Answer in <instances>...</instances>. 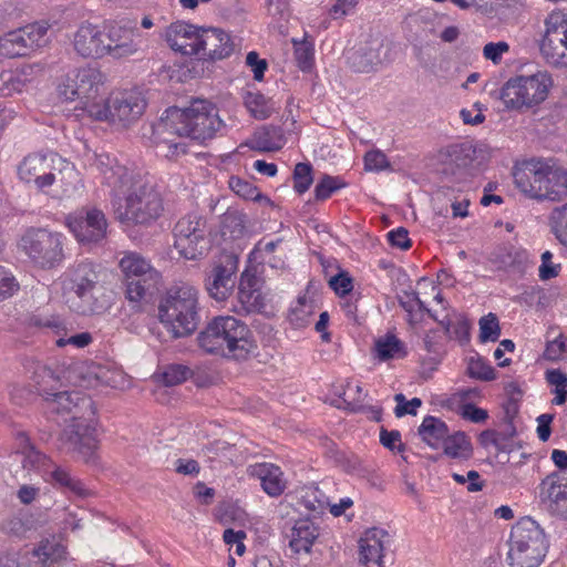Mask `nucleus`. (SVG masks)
Segmentation results:
<instances>
[{"instance_id": "nucleus-64", "label": "nucleus", "mask_w": 567, "mask_h": 567, "mask_svg": "<svg viewBox=\"0 0 567 567\" xmlns=\"http://www.w3.org/2000/svg\"><path fill=\"white\" fill-rule=\"evenodd\" d=\"M389 166L384 153L379 150L370 151L364 155V167L367 171H382Z\"/></svg>"}, {"instance_id": "nucleus-63", "label": "nucleus", "mask_w": 567, "mask_h": 567, "mask_svg": "<svg viewBox=\"0 0 567 567\" xmlns=\"http://www.w3.org/2000/svg\"><path fill=\"white\" fill-rule=\"evenodd\" d=\"M509 45L505 41L489 42L483 48V55L486 60H491L494 64H498L502 55L508 52Z\"/></svg>"}, {"instance_id": "nucleus-37", "label": "nucleus", "mask_w": 567, "mask_h": 567, "mask_svg": "<svg viewBox=\"0 0 567 567\" xmlns=\"http://www.w3.org/2000/svg\"><path fill=\"white\" fill-rule=\"evenodd\" d=\"M417 432L421 439L433 449H437L450 433L444 421L431 415L423 419Z\"/></svg>"}, {"instance_id": "nucleus-48", "label": "nucleus", "mask_w": 567, "mask_h": 567, "mask_svg": "<svg viewBox=\"0 0 567 567\" xmlns=\"http://www.w3.org/2000/svg\"><path fill=\"white\" fill-rule=\"evenodd\" d=\"M228 184L230 189L238 196L243 197L244 199L255 202H259L261 199L268 200V198L264 196L254 184H251L248 181L241 179L240 177L231 176L229 178Z\"/></svg>"}, {"instance_id": "nucleus-27", "label": "nucleus", "mask_w": 567, "mask_h": 567, "mask_svg": "<svg viewBox=\"0 0 567 567\" xmlns=\"http://www.w3.org/2000/svg\"><path fill=\"white\" fill-rule=\"evenodd\" d=\"M200 30L197 27L184 21L172 23L165 31V40L176 52L185 55L198 54Z\"/></svg>"}, {"instance_id": "nucleus-13", "label": "nucleus", "mask_w": 567, "mask_h": 567, "mask_svg": "<svg viewBox=\"0 0 567 567\" xmlns=\"http://www.w3.org/2000/svg\"><path fill=\"white\" fill-rule=\"evenodd\" d=\"M66 225L82 245L100 244L106 238L109 223L104 212L94 206L83 207L66 217Z\"/></svg>"}, {"instance_id": "nucleus-9", "label": "nucleus", "mask_w": 567, "mask_h": 567, "mask_svg": "<svg viewBox=\"0 0 567 567\" xmlns=\"http://www.w3.org/2000/svg\"><path fill=\"white\" fill-rule=\"evenodd\" d=\"M550 84V76L538 72L530 76L511 78L501 90L489 94L501 100L507 110L529 109L546 100Z\"/></svg>"}, {"instance_id": "nucleus-26", "label": "nucleus", "mask_w": 567, "mask_h": 567, "mask_svg": "<svg viewBox=\"0 0 567 567\" xmlns=\"http://www.w3.org/2000/svg\"><path fill=\"white\" fill-rule=\"evenodd\" d=\"M285 538L292 554H309L320 535L319 526L309 518L297 519L292 526L285 530Z\"/></svg>"}, {"instance_id": "nucleus-58", "label": "nucleus", "mask_w": 567, "mask_h": 567, "mask_svg": "<svg viewBox=\"0 0 567 567\" xmlns=\"http://www.w3.org/2000/svg\"><path fill=\"white\" fill-rule=\"evenodd\" d=\"M443 337L437 331H430L425 334L423 339L424 348L430 353L433 354V360L435 362H439L441 360V357L444 353V347H443Z\"/></svg>"}, {"instance_id": "nucleus-55", "label": "nucleus", "mask_w": 567, "mask_h": 567, "mask_svg": "<svg viewBox=\"0 0 567 567\" xmlns=\"http://www.w3.org/2000/svg\"><path fill=\"white\" fill-rule=\"evenodd\" d=\"M467 370L470 377L477 380L492 381L496 378L495 369L481 358L476 360L472 359L468 363Z\"/></svg>"}, {"instance_id": "nucleus-34", "label": "nucleus", "mask_w": 567, "mask_h": 567, "mask_svg": "<svg viewBox=\"0 0 567 567\" xmlns=\"http://www.w3.org/2000/svg\"><path fill=\"white\" fill-rule=\"evenodd\" d=\"M567 197V172L555 165H550L545 186L542 192V200L559 202Z\"/></svg>"}, {"instance_id": "nucleus-45", "label": "nucleus", "mask_w": 567, "mask_h": 567, "mask_svg": "<svg viewBox=\"0 0 567 567\" xmlns=\"http://www.w3.org/2000/svg\"><path fill=\"white\" fill-rule=\"evenodd\" d=\"M245 215L237 210H228L223 215L221 234L230 238H239L245 231Z\"/></svg>"}, {"instance_id": "nucleus-17", "label": "nucleus", "mask_w": 567, "mask_h": 567, "mask_svg": "<svg viewBox=\"0 0 567 567\" xmlns=\"http://www.w3.org/2000/svg\"><path fill=\"white\" fill-rule=\"evenodd\" d=\"M53 158L41 153L27 155L18 165V176L25 184H34L39 190L45 192L58 179H61L62 171L53 166Z\"/></svg>"}, {"instance_id": "nucleus-59", "label": "nucleus", "mask_w": 567, "mask_h": 567, "mask_svg": "<svg viewBox=\"0 0 567 567\" xmlns=\"http://www.w3.org/2000/svg\"><path fill=\"white\" fill-rule=\"evenodd\" d=\"M394 400L398 403L394 409V414L396 417H402L405 414L416 415V409L422 405L421 399L413 398L412 400L406 401L402 393L395 394Z\"/></svg>"}, {"instance_id": "nucleus-24", "label": "nucleus", "mask_w": 567, "mask_h": 567, "mask_svg": "<svg viewBox=\"0 0 567 567\" xmlns=\"http://www.w3.org/2000/svg\"><path fill=\"white\" fill-rule=\"evenodd\" d=\"M198 45V56L210 60H223L235 51L231 37L221 29H202Z\"/></svg>"}, {"instance_id": "nucleus-11", "label": "nucleus", "mask_w": 567, "mask_h": 567, "mask_svg": "<svg viewBox=\"0 0 567 567\" xmlns=\"http://www.w3.org/2000/svg\"><path fill=\"white\" fill-rule=\"evenodd\" d=\"M174 247L179 256L195 260L206 250V219L196 213L183 216L175 224Z\"/></svg>"}, {"instance_id": "nucleus-28", "label": "nucleus", "mask_w": 567, "mask_h": 567, "mask_svg": "<svg viewBox=\"0 0 567 567\" xmlns=\"http://www.w3.org/2000/svg\"><path fill=\"white\" fill-rule=\"evenodd\" d=\"M489 261L499 270L524 275L528 264V252L511 244L497 246L489 256Z\"/></svg>"}, {"instance_id": "nucleus-43", "label": "nucleus", "mask_w": 567, "mask_h": 567, "mask_svg": "<svg viewBox=\"0 0 567 567\" xmlns=\"http://www.w3.org/2000/svg\"><path fill=\"white\" fill-rule=\"evenodd\" d=\"M153 136L157 143V147L169 159L177 158L181 154L186 153V144L176 142L172 136H177L175 133H158L157 122L153 124Z\"/></svg>"}, {"instance_id": "nucleus-30", "label": "nucleus", "mask_w": 567, "mask_h": 567, "mask_svg": "<svg viewBox=\"0 0 567 567\" xmlns=\"http://www.w3.org/2000/svg\"><path fill=\"white\" fill-rule=\"evenodd\" d=\"M286 137L280 126L272 124L258 127L246 145L258 152H276L284 147Z\"/></svg>"}, {"instance_id": "nucleus-61", "label": "nucleus", "mask_w": 567, "mask_h": 567, "mask_svg": "<svg viewBox=\"0 0 567 567\" xmlns=\"http://www.w3.org/2000/svg\"><path fill=\"white\" fill-rule=\"evenodd\" d=\"M311 306L299 300L298 306L291 309L289 313V321L297 328L306 327L310 322Z\"/></svg>"}, {"instance_id": "nucleus-23", "label": "nucleus", "mask_w": 567, "mask_h": 567, "mask_svg": "<svg viewBox=\"0 0 567 567\" xmlns=\"http://www.w3.org/2000/svg\"><path fill=\"white\" fill-rule=\"evenodd\" d=\"M73 48L83 58L107 55L106 32L90 22H83L73 37Z\"/></svg>"}, {"instance_id": "nucleus-2", "label": "nucleus", "mask_w": 567, "mask_h": 567, "mask_svg": "<svg viewBox=\"0 0 567 567\" xmlns=\"http://www.w3.org/2000/svg\"><path fill=\"white\" fill-rule=\"evenodd\" d=\"M197 341L206 353L238 362L255 357L258 349L250 328L231 316L212 319L198 333Z\"/></svg>"}, {"instance_id": "nucleus-7", "label": "nucleus", "mask_w": 567, "mask_h": 567, "mask_svg": "<svg viewBox=\"0 0 567 567\" xmlns=\"http://www.w3.org/2000/svg\"><path fill=\"white\" fill-rule=\"evenodd\" d=\"M103 84V74L95 68L79 69L70 74L59 86L62 99L75 102V110H82L95 120L105 116L100 105L103 102L100 90Z\"/></svg>"}, {"instance_id": "nucleus-19", "label": "nucleus", "mask_w": 567, "mask_h": 567, "mask_svg": "<svg viewBox=\"0 0 567 567\" xmlns=\"http://www.w3.org/2000/svg\"><path fill=\"white\" fill-rule=\"evenodd\" d=\"M539 498L550 514L567 520V473L548 474L539 484Z\"/></svg>"}, {"instance_id": "nucleus-6", "label": "nucleus", "mask_w": 567, "mask_h": 567, "mask_svg": "<svg viewBox=\"0 0 567 567\" xmlns=\"http://www.w3.org/2000/svg\"><path fill=\"white\" fill-rule=\"evenodd\" d=\"M34 381L37 391L45 399L49 412L72 414L71 420L75 417L87 419V416L95 415L94 402L85 393L81 391H52L54 384L58 383V379L50 368L38 365L34 371Z\"/></svg>"}, {"instance_id": "nucleus-46", "label": "nucleus", "mask_w": 567, "mask_h": 567, "mask_svg": "<svg viewBox=\"0 0 567 567\" xmlns=\"http://www.w3.org/2000/svg\"><path fill=\"white\" fill-rule=\"evenodd\" d=\"M549 226L556 239L567 247V204L556 207L550 213Z\"/></svg>"}, {"instance_id": "nucleus-33", "label": "nucleus", "mask_w": 567, "mask_h": 567, "mask_svg": "<svg viewBox=\"0 0 567 567\" xmlns=\"http://www.w3.org/2000/svg\"><path fill=\"white\" fill-rule=\"evenodd\" d=\"M40 69L37 65H25L17 72L4 71L0 74V95L10 96L13 93L22 92L30 76Z\"/></svg>"}, {"instance_id": "nucleus-15", "label": "nucleus", "mask_w": 567, "mask_h": 567, "mask_svg": "<svg viewBox=\"0 0 567 567\" xmlns=\"http://www.w3.org/2000/svg\"><path fill=\"white\" fill-rule=\"evenodd\" d=\"M48 42V27L40 23L28 24L10 31L0 38V55L17 58L44 47Z\"/></svg>"}, {"instance_id": "nucleus-62", "label": "nucleus", "mask_w": 567, "mask_h": 567, "mask_svg": "<svg viewBox=\"0 0 567 567\" xmlns=\"http://www.w3.org/2000/svg\"><path fill=\"white\" fill-rule=\"evenodd\" d=\"M553 254L549 250H546L542 254V264L539 266V278L542 280H549L558 276L560 270V265H556L551 261Z\"/></svg>"}, {"instance_id": "nucleus-53", "label": "nucleus", "mask_w": 567, "mask_h": 567, "mask_svg": "<svg viewBox=\"0 0 567 567\" xmlns=\"http://www.w3.org/2000/svg\"><path fill=\"white\" fill-rule=\"evenodd\" d=\"M399 305L412 316L413 311L417 308L420 311L426 312L434 320H437L432 311L425 306V303L419 298L415 291H402L398 296Z\"/></svg>"}, {"instance_id": "nucleus-14", "label": "nucleus", "mask_w": 567, "mask_h": 567, "mask_svg": "<svg viewBox=\"0 0 567 567\" xmlns=\"http://www.w3.org/2000/svg\"><path fill=\"white\" fill-rule=\"evenodd\" d=\"M94 416L74 419L61 433V443L69 452L76 453L84 462L94 461L97 441Z\"/></svg>"}, {"instance_id": "nucleus-4", "label": "nucleus", "mask_w": 567, "mask_h": 567, "mask_svg": "<svg viewBox=\"0 0 567 567\" xmlns=\"http://www.w3.org/2000/svg\"><path fill=\"white\" fill-rule=\"evenodd\" d=\"M198 290L188 282L171 287L158 307V318L176 339L194 333L199 324Z\"/></svg>"}, {"instance_id": "nucleus-56", "label": "nucleus", "mask_w": 567, "mask_h": 567, "mask_svg": "<svg viewBox=\"0 0 567 567\" xmlns=\"http://www.w3.org/2000/svg\"><path fill=\"white\" fill-rule=\"evenodd\" d=\"M567 355L566 338L559 334L551 341H548L544 352V357L550 361H558L565 359Z\"/></svg>"}, {"instance_id": "nucleus-10", "label": "nucleus", "mask_w": 567, "mask_h": 567, "mask_svg": "<svg viewBox=\"0 0 567 567\" xmlns=\"http://www.w3.org/2000/svg\"><path fill=\"white\" fill-rule=\"evenodd\" d=\"M20 246L30 259L43 269H52L64 258L62 235L31 228L21 237Z\"/></svg>"}, {"instance_id": "nucleus-1", "label": "nucleus", "mask_w": 567, "mask_h": 567, "mask_svg": "<svg viewBox=\"0 0 567 567\" xmlns=\"http://www.w3.org/2000/svg\"><path fill=\"white\" fill-rule=\"evenodd\" d=\"M92 166L111 189V204L115 218L125 226H147L163 212V202L157 192L148 187L141 176L116 157L99 154Z\"/></svg>"}, {"instance_id": "nucleus-18", "label": "nucleus", "mask_w": 567, "mask_h": 567, "mask_svg": "<svg viewBox=\"0 0 567 567\" xmlns=\"http://www.w3.org/2000/svg\"><path fill=\"white\" fill-rule=\"evenodd\" d=\"M105 29L107 55L121 59L137 52L140 32L135 22L111 23Z\"/></svg>"}, {"instance_id": "nucleus-41", "label": "nucleus", "mask_w": 567, "mask_h": 567, "mask_svg": "<svg viewBox=\"0 0 567 567\" xmlns=\"http://www.w3.org/2000/svg\"><path fill=\"white\" fill-rule=\"evenodd\" d=\"M245 106L257 120L270 117L276 110L275 102L259 92H247L245 95Z\"/></svg>"}, {"instance_id": "nucleus-42", "label": "nucleus", "mask_w": 567, "mask_h": 567, "mask_svg": "<svg viewBox=\"0 0 567 567\" xmlns=\"http://www.w3.org/2000/svg\"><path fill=\"white\" fill-rule=\"evenodd\" d=\"M444 453L452 458L467 460L472 456L473 449L468 437L463 432L447 434L443 441Z\"/></svg>"}, {"instance_id": "nucleus-8", "label": "nucleus", "mask_w": 567, "mask_h": 567, "mask_svg": "<svg viewBox=\"0 0 567 567\" xmlns=\"http://www.w3.org/2000/svg\"><path fill=\"white\" fill-rule=\"evenodd\" d=\"M99 274L93 262L81 261L69 268L64 274L63 287L74 293L69 299L70 308L79 315H99L106 310L107 305L95 297Z\"/></svg>"}, {"instance_id": "nucleus-21", "label": "nucleus", "mask_w": 567, "mask_h": 567, "mask_svg": "<svg viewBox=\"0 0 567 567\" xmlns=\"http://www.w3.org/2000/svg\"><path fill=\"white\" fill-rule=\"evenodd\" d=\"M550 164L542 159H530L514 172L516 187L530 198L542 200Z\"/></svg>"}, {"instance_id": "nucleus-16", "label": "nucleus", "mask_w": 567, "mask_h": 567, "mask_svg": "<svg viewBox=\"0 0 567 567\" xmlns=\"http://www.w3.org/2000/svg\"><path fill=\"white\" fill-rule=\"evenodd\" d=\"M102 113H105L100 121H110L127 126L137 121L144 113L146 101L141 92L123 91L112 95L100 105Z\"/></svg>"}, {"instance_id": "nucleus-60", "label": "nucleus", "mask_w": 567, "mask_h": 567, "mask_svg": "<svg viewBox=\"0 0 567 567\" xmlns=\"http://www.w3.org/2000/svg\"><path fill=\"white\" fill-rule=\"evenodd\" d=\"M343 403L346 404V409L351 412H360L367 414L371 420L373 421H381L382 417V410L378 406L372 405H364L360 403V400H348L347 398H343Z\"/></svg>"}, {"instance_id": "nucleus-31", "label": "nucleus", "mask_w": 567, "mask_h": 567, "mask_svg": "<svg viewBox=\"0 0 567 567\" xmlns=\"http://www.w3.org/2000/svg\"><path fill=\"white\" fill-rule=\"evenodd\" d=\"M250 474L257 476L261 487L271 497L281 495L286 488V480L279 466L271 463H260L250 467Z\"/></svg>"}, {"instance_id": "nucleus-54", "label": "nucleus", "mask_w": 567, "mask_h": 567, "mask_svg": "<svg viewBox=\"0 0 567 567\" xmlns=\"http://www.w3.org/2000/svg\"><path fill=\"white\" fill-rule=\"evenodd\" d=\"M344 183L339 177L324 175L315 187V196L317 200L329 198L332 193L342 188Z\"/></svg>"}, {"instance_id": "nucleus-47", "label": "nucleus", "mask_w": 567, "mask_h": 567, "mask_svg": "<svg viewBox=\"0 0 567 567\" xmlns=\"http://www.w3.org/2000/svg\"><path fill=\"white\" fill-rule=\"evenodd\" d=\"M546 380L554 386L555 398L551 401L553 404H564L567 400V374L560 370H548L546 372Z\"/></svg>"}, {"instance_id": "nucleus-35", "label": "nucleus", "mask_w": 567, "mask_h": 567, "mask_svg": "<svg viewBox=\"0 0 567 567\" xmlns=\"http://www.w3.org/2000/svg\"><path fill=\"white\" fill-rule=\"evenodd\" d=\"M120 267L126 278H159V274L150 261L137 252H126L120 260Z\"/></svg>"}, {"instance_id": "nucleus-52", "label": "nucleus", "mask_w": 567, "mask_h": 567, "mask_svg": "<svg viewBox=\"0 0 567 567\" xmlns=\"http://www.w3.org/2000/svg\"><path fill=\"white\" fill-rule=\"evenodd\" d=\"M293 189L298 194L306 193L313 182L312 166L310 163H298L293 169Z\"/></svg>"}, {"instance_id": "nucleus-25", "label": "nucleus", "mask_w": 567, "mask_h": 567, "mask_svg": "<svg viewBox=\"0 0 567 567\" xmlns=\"http://www.w3.org/2000/svg\"><path fill=\"white\" fill-rule=\"evenodd\" d=\"M383 44L380 40H370L352 48L347 53V63L359 73L377 71L382 64Z\"/></svg>"}, {"instance_id": "nucleus-51", "label": "nucleus", "mask_w": 567, "mask_h": 567, "mask_svg": "<svg viewBox=\"0 0 567 567\" xmlns=\"http://www.w3.org/2000/svg\"><path fill=\"white\" fill-rule=\"evenodd\" d=\"M300 504L312 513H322L328 505L323 494L317 487H307L300 498Z\"/></svg>"}, {"instance_id": "nucleus-29", "label": "nucleus", "mask_w": 567, "mask_h": 567, "mask_svg": "<svg viewBox=\"0 0 567 567\" xmlns=\"http://www.w3.org/2000/svg\"><path fill=\"white\" fill-rule=\"evenodd\" d=\"M238 305L234 306V310L239 315H248L258 312L264 308V298L258 288V278L248 271L241 274L238 292Z\"/></svg>"}, {"instance_id": "nucleus-38", "label": "nucleus", "mask_w": 567, "mask_h": 567, "mask_svg": "<svg viewBox=\"0 0 567 567\" xmlns=\"http://www.w3.org/2000/svg\"><path fill=\"white\" fill-rule=\"evenodd\" d=\"M16 456L19 458L22 467L28 471L39 472L49 463L48 457L32 446L24 434L20 435V449L17 451Z\"/></svg>"}, {"instance_id": "nucleus-39", "label": "nucleus", "mask_w": 567, "mask_h": 567, "mask_svg": "<svg viewBox=\"0 0 567 567\" xmlns=\"http://www.w3.org/2000/svg\"><path fill=\"white\" fill-rule=\"evenodd\" d=\"M375 355L380 361L400 359L406 355L404 343L392 333H386L375 340Z\"/></svg>"}, {"instance_id": "nucleus-40", "label": "nucleus", "mask_w": 567, "mask_h": 567, "mask_svg": "<svg viewBox=\"0 0 567 567\" xmlns=\"http://www.w3.org/2000/svg\"><path fill=\"white\" fill-rule=\"evenodd\" d=\"M50 476L55 486L64 488L79 497L85 498L91 494L90 489L85 487L82 481L63 467H55Z\"/></svg>"}, {"instance_id": "nucleus-20", "label": "nucleus", "mask_w": 567, "mask_h": 567, "mask_svg": "<svg viewBox=\"0 0 567 567\" xmlns=\"http://www.w3.org/2000/svg\"><path fill=\"white\" fill-rule=\"evenodd\" d=\"M445 154L449 162L445 163L444 173L455 166L461 175L477 169L487 158L486 146L470 141L447 146ZM451 173L455 174L453 169Z\"/></svg>"}, {"instance_id": "nucleus-32", "label": "nucleus", "mask_w": 567, "mask_h": 567, "mask_svg": "<svg viewBox=\"0 0 567 567\" xmlns=\"http://www.w3.org/2000/svg\"><path fill=\"white\" fill-rule=\"evenodd\" d=\"M382 534V530L372 528L359 540V560L364 566L381 567L383 546L380 536Z\"/></svg>"}, {"instance_id": "nucleus-50", "label": "nucleus", "mask_w": 567, "mask_h": 567, "mask_svg": "<svg viewBox=\"0 0 567 567\" xmlns=\"http://www.w3.org/2000/svg\"><path fill=\"white\" fill-rule=\"evenodd\" d=\"M480 341L481 342H495L501 336V327L496 315L489 312L480 319Z\"/></svg>"}, {"instance_id": "nucleus-3", "label": "nucleus", "mask_w": 567, "mask_h": 567, "mask_svg": "<svg viewBox=\"0 0 567 567\" xmlns=\"http://www.w3.org/2000/svg\"><path fill=\"white\" fill-rule=\"evenodd\" d=\"M217 109L206 100H194L189 106L167 109L157 121L158 133H175L177 137H189L204 142L213 138L221 128Z\"/></svg>"}, {"instance_id": "nucleus-57", "label": "nucleus", "mask_w": 567, "mask_h": 567, "mask_svg": "<svg viewBox=\"0 0 567 567\" xmlns=\"http://www.w3.org/2000/svg\"><path fill=\"white\" fill-rule=\"evenodd\" d=\"M295 58L302 71H308L313 64V47L308 42L295 43Z\"/></svg>"}, {"instance_id": "nucleus-22", "label": "nucleus", "mask_w": 567, "mask_h": 567, "mask_svg": "<svg viewBox=\"0 0 567 567\" xmlns=\"http://www.w3.org/2000/svg\"><path fill=\"white\" fill-rule=\"evenodd\" d=\"M237 261L228 257L225 264L216 265L205 279V289L216 301L226 300L236 285Z\"/></svg>"}, {"instance_id": "nucleus-5", "label": "nucleus", "mask_w": 567, "mask_h": 567, "mask_svg": "<svg viewBox=\"0 0 567 567\" xmlns=\"http://www.w3.org/2000/svg\"><path fill=\"white\" fill-rule=\"evenodd\" d=\"M549 548L540 525L530 517L520 518L511 530L507 563L509 567H539Z\"/></svg>"}, {"instance_id": "nucleus-49", "label": "nucleus", "mask_w": 567, "mask_h": 567, "mask_svg": "<svg viewBox=\"0 0 567 567\" xmlns=\"http://www.w3.org/2000/svg\"><path fill=\"white\" fill-rule=\"evenodd\" d=\"M193 375L188 365L182 363H172L165 367L162 378L165 385L173 386L185 382Z\"/></svg>"}, {"instance_id": "nucleus-12", "label": "nucleus", "mask_w": 567, "mask_h": 567, "mask_svg": "<svg viewBox=\"0 0 567 567\" xmlns=\"http://www.w3.org/2000/svg\"><path fill=\"white\" fill-rule=\"evenodd\" d=\"M539 49L547 63L567 68V14L556 11L546 18Z\"/></svg>"}, {"instance_id": "nucleus-36", "label": "nucleus", "mask_w": 567, "mask_h": 567, "mask_svg": "<svg viewBox=\"0 0 567 567\" xmlns=\"http://www.w3.org/2000/svg\"><path fill=\"white\" fill-rule=\"evenodd\" d=\"M32 554L44 567H54L66 559V548L55 537L42 539Z\"/></svg>"}, {"instance_id": "nucleus-44", "label": "nucleus", "mask_w": 567, "mask_h": 567, "mask_svg": "<svg viewBox=\"0 0 567 567\" xmlns=\"http://www.w3.org/2000/svg\"><path fill=\"white\" fill-rule=\"evenodd\" d=\"M159 278H126V298L138 302L147 292L155 289Z\"/></svg>"}]
</instances>
